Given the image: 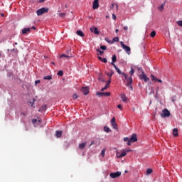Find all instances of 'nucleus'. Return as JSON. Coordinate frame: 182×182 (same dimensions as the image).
I'll return each mask as SVG.
<instances>
[{
  "instance_id": "f257e3e1",
  "label": "nucleus",
  "mask_w": 182,
  "mask_h": 182,
  "mask_svg": "<svg viewBox=\"0 0 182 182\" xmlns=\"http://www.w3.org/2000/svg\"><path fill=\"white\" fill-rule=\"evenodd\" d=\"M124 141L127 142V146H132V143H136V141H137V135L136 134H132L130 138H124Z\"/></svg>"
},
{
  "instance_id": "f03ea898",
  "label": "nucleus",
  "mask_w": 182,
  "mask_h": 182,
  "mask_svg": "<svg viewBox=\"0 0 182 182\" xmlns=\"http://www.w3.org/2000/svg\"><path fill=\"white\" fill-rule=\"evenodd\" d=\"M48 11H49L48 8L43 7V8L37 10L36 14H37L38 16H41V15H43V14H46V12H48Z\"/></svg>"
},
{
  "instance_id": "7ed1b4c3",
  "label": "nucleus",
  "mask_w": 182,
  "mask_h": 182,
  "mask_svg": "<svg viewBox=\"0 0 182 182\" xmlns=\"http://www.w3.org/2000/svg\"><path fill=\"white\" fill-rule=\"evenodd\" d=\"M170 111H168L167 108H165L161 114V117H162L163 119H166V117H170Z\"/></svg>"
},
{
  "instance_id": "20e7f679",
  "label": "nucleus",
  "mask_w": 182,
  "mask_h": 182,
  "mask_svg": "<svg viewBox=\"0 0 182 182\" xmlns=\"http://www.w3.org/2000/svg\"><path fill=\"white\" fill-rule=\"evenodd\" d=\"M120 45L122 48L124 49V50H125V52H127L128 55H130V50H131L130 47L126 46L123 41L120 42Z\"/></svg>"
},
{
  "instance_id": "39448f33",
  "label": "nucleus",
  "mask_w": 182,
  "mask_h": 182,
  "mask_svg": "<svg viewBox=\"0 0 182 182\" xmlns=\"http://www.w3.org/2000/svg\"><path fill=\"white\" fill-rule=\"evenodd\" d=\"M111 65H112V66H114V69L117 70V73H119V75H123L125 79H127V74L124 73H122V71L120 70V69H119V68H117V66H116L114 65V63H111Z\"/></svg>"
},
{
  "instance_id": "423d86ee",
  "label": "nucleus",
  "mask_w": 182,
  "mask_h": 182,
  "mask_svg": "<svg viewBox=\"0 0 182 182\" xmlns=\"http://www.w3.org/2000/svg\"><path fill=\"white\" fill-rule=\"evenodd\" d=\"M127 80V86L128 87H130L131 90H133V86L132 85V83H133V77H129L125 79Z\"/></svg>"
},
{
  "instance_id": "0eeeda50",
  "label": "nucleus",
  "mask_w": 182,
  "mask_h": 182,
  "mask_svg": "<svg viewBox=\"0 0 182 182\" xmlns=\"http://www.w3.org/2000/svg\"><path fill=\"white\" fill-rule=\"evenodd\" d=\"M120 176H122V172H120V171L111 173L109 174V177H111V178H117V177H120Z\"/></svg>"
},
{
  "instance_id": "6e6552de",
  "label": "nucleus",
  "mask_w": 182,
  "mask_h": 182,
  "mask_svg": "<svg viewBox=\"0 0 182 182\" xmlns=\"http://www.w3.org/2000/svg\"><path fill=\"white\" fill-rule=\"evenodd\" d=\"M96 95H97V96H99V97H103L105 96H110V92H97Z\"/></svg>"
},
{
  "instance_id": "1a4fd4ad",
  "label": "nucleus",
  "mask_w": 182,
  "mask_h": 182,
  "mask_svg": "<svg viewBox=\"0 0 182 182\" xmlns=\"http://www.w3.org/2000/svg\"><path fill=\"white\" fill-rule=\"evenodd\" d=\"M80 92H82L84 95H89V87H82L80 89Z\"/></svg>"
},
{
  "instance_id": "9d476101",
  "label": "nucleus",
  "mask_w": 182,
  "mask_h": 182,
  "mask_svg": "<svg viewBox=\"0 0 182 182\" xmlns=\"http://www.w3.org/2000/svg\"><path fill=\"white\" fill-rule=\"evenodd\" d=\"M99 8V0H95L92 3V9H97Z\"/></svg>"
},
{
  "instance_id": "9b49d317",
  "label": "nucleus",
  "mask_w": 182,
  "mask_h": 182,
  "mask_svg": "<svg viewBox=\"0 0 182 182\" xmlns=\"http://www.w3.org/2000/svg\"><path fill=\"white\" fill-rule=\"evenodd\" d=\"M31 32V28H26L22 29L23 35H28Z\"/></svg>"
},
{
  "instance_id": "f8f14e48",
  "label": "nucleus",
  "mask_w": 182,
  "mask_h": 182,
  "mask_svg": "<svg viewBox=\"0 0 182 182\" xmlns=\"http://www.w3.org/2000/svg\"><path fill=\"white\" fill-rule=\"evenodd\" d=\"M140 79L144 80V82H149V80H150V79L147 77V75H146V74L140 75Z\"/></svg>"
},
{
  "instance_id": "ddd939ff",
  "label": "nucleus",
  "mask_w": 182,
  "mask_h": 182,
  "mask_svg": "<svg viewBox=\"0 0 182 182\" xmlns=\"http://www.w3.org/2000/svg\"><path fill=\"white\" fill-rule=\"evenodd\" d=\"M91 32H94L95 35H99L100 32L99 30H97V27H92L90 28Z\"/></svg>"
},
{
  "instance_id": "4468645a",
  "label": "nucleus",
  "mask_w": 182,
  "mask_h": 182,
  "mask_svg": "<svg viewBox=\"0 0 182 182\" xmlns=\"http://www.w3.org/2000/svg\"><path fill=\"white\" fill-rule=\"evenodd\" d=\"M151 80H154V82H159V83H163V81L156 77L154 75H151Z\"/></svg>"
},
{
  "instance_id": "2eb2a0df",
  "label": "nucleus",
  "mask_w": 182,
  "mask_h": 182,
  "mask_svg": "<svg viewBox=\"0 0 182 182\" xmlns=\"http://www.w3.org/2000/svg\"><path fill=\"white\" fill-rule=\"evenodd\" d=\"M173 134L174 137H178V129L177 128L173 129Z\"/></svg>"
},
{
  "instance_id": "dca6fc26",
  "label": "nucleus",
  "mask_w": 182,
  "mask_h": 182,
  "mask_svg": "<svg viewBox=\"0 0 182 182\" xmlns=\"http://www.w3.org/2000/svg\"><path fill=\"white\" fill-rule=\"evenodd\" d=\"M86 142H83L79 144L78 147L79 149H80V150H83L85 149V147H86Z\"/></svg>"
},
{
  "instance_id": "f3484780",
  "label": "nucleus",
  "mask_w": 182,
  "mask_h": 182,
  "mask_svg": "<svg viewBox=\"0 0 182 182\" xmlns=\"http://www.w3.org/2000/svg\"><path fill=\"white\" fill-rule=\"evenodd\" d=\"M120 97H121L122 102H127V97H126V95L121 94Z\"/></svg>"
},
{
  "instance_id": "a211bd4d",
  "label": "nucleus",
  "mask_w": 182,
  "mask_h": 182,
  "mask_svg": "<svg viewBox=\"0 0 182 182\" xmlns=\"http://www.w3.org/2000/svg\"><path fill=\"white\" fill-rule=\"evenodd\" d=\"M77 35H78V36H81L82 38H83V36H85L83 31H82L80 30L77 31Z\"/></svg>"
},
{
  "instance_id": "6ab92c4d",
  "label": "nucleus",
  "mask_w": 182,
  "mask_h": 182,
  "mask_svg": "<svg viewBox=\"0 0 182 182\" xmlns=\"http://www.w3.org/2000/svg\"><path fill=\"white\" fill-rule=\"evenodd\" d=\"M56 137H62V131H56L55 132Z\"/></svg>"
},
{
  "instance_id": "aec40b11",
  "label": "nucleus",
  "mask_w": 182,
  "mask_h": 182,
  "mask_svg": "<svg viewBox=\"0 0 182 182\" xmlns=\"http://www.w3.org/2000/svg\"><path fill=\"white\" fill-rule=\"evenodd\" d=\"M111 124L113 129H114L115 130H118L117 124L116 122H112Z\"/></svg>"
},
{
  "instance_id": "412c9836",
  "label": "nucleus",
  "mask_w": 182,
  "mask_h": 182,
  "mask_svg": "<svg viewBox=\"0 0 182 182\" xmlns=\"http://www.w3.org/2000/svg\"><path fill=\"white\" fill-rule=\"evenodd\" d=\"M60 58H72V54H70V55H65V54H63V55H61L60 56Z\"/></svg>"
},
{
  "instance_id": "4be33fe9",
  "label": "nucleus",
  "mask_w": 182,
  "mask_h": 182,
  "mask_svg": "<svg viewBox=\"0 0 182 182\" xmlns=\"http://www.w3.org/2000/svg\"><path fill=\"white\" fill-rule=\"evenodd\" d=\"M158 9L161 11L163 12L164 11V4H161L159 7H158Z\"/></svg>"
},
{
  "instance_id": "5701e85b",
  "label": "nucleus",
  "mask_w": 182,
  "mask_h": 182,
  "mask_svg": "<svg viewBox=\"0 0 182 182\" xmlns=\"http://www.w3.org/2000/svg\"><path fill=\"white\" fill-rule=\"evenodd\" d=\"M151 173H153V169H151V168H148V169L146 170V174L147 176H149V174H151Z\"/></svg>"
},
{
  "instance_id": "b1692460",
  "label": "nucleus",
  "mask_w": 182,
  "mask_h": 182,
  "mask_svg": "<svg viewBox=\"0 0 182 182\" xmlns=\"http://www.w3.org/2000/svg\"><path fill=\"white\" fill-rule=\"evenodd\" d=\"M45 80H52V75H47L43 77Z\"/></svg>"
},
{
  "instance_id": "393cba45",
  "label": "nucleus",
  "mask_w": 182,
  "mask_h": 182,
  "mask_svg": "<svg viewBox=\"0 0 182 182\" xmlns=\"http://www.w3.org/2000/svg\"><path fill=\"white\" fill-rule=\"evenodd\" d=\"M106 154V149H103L100 153L102 157H105V154Z\"/></svg>"
},
{
  "instance_id": "a878e982",
  "label": "nucleus",
  "mask_w": 182,
  "mask_h": 182,
  "mask_svg": "<svg viewBox=\"0 0 182 182\" xmlns=\"http://www.w3.org/2000/svg\"><path fill=\"white\" fill-rule=\"evenodd\" d=\"M104 131L106 132L107 133H110L111 132L110 128L107 127H104Z\"/></svg>"
},
{
  "instance_id": "bb28decb",
  "label": "nucleus",
  "mask_w": 182,
  "mask_h": 182,
  "mask_svg": "<svg viewBox=\"0 0 182 182\" xmlns=\"http://www.w3.org/2000/svg\"><path fill=\"white\" fill-rule=\"evenodd\" d=\"M47 106L43 105L39 110L38 112H45V109H46Z\"/></svg>"
},
{
  "instance_id": "cd10ccee",
  "label": "nucleus",
  "mask_w": 182,
  "mask_h": 182,
  "mask_svg": "<svg viewBox=\"0 0 182 182\" xmlns=\"http://www.w3.org/2000/svg\"><path fill=\"white\" fill-rule=\"evenodd\" d=\"M117 60V57L116 56V55H112V63H114V62H116Z\"/></svg>"
},
{
  "instance_id": "c85d7f7f",
  "label": "nucleus",
  "mask_w": 182,
  "mask_h": 182,
  "mask_svg": "<svg viewBox=\"0 0 182 182\" xmlns=\"http://www.w3.org/2000/svg\"><path fill=\"white\" fill-rule=\"evenodd\" d=\"M127 153L126 152V151H123L122 152H121V157H124L125 156H127Z\"/></svg>"
},
{
  "instance_id": "c756f323",
  "label": "nucleus",
  "mask_w": 182,
  "mask_h": 182,
  "mask_svg": "<svg viewBox=\"0 0 182 182\" xmlns=\"http://www.w3.org/2000/svg\"><path fill=\"white\" fill-rule=\"evenodd\" d=\"M131 76H133V75H134V69L132 68V67L131 68V70L129 72Z\"/></svg>"
},
{
  "instance_id": "7c9ffc66",
  "label": "nucleus",
  "mask_w": 182,
  "mask_h": 182,
  "mask_svg": "<svg viewBox=\"0 0 182 182\" xmlns=\"http://www.w3.org/2000/svg\"><path fill=\"white\" fill-rule=\"evenodd\" d=\"M59 16H60V18H65V16H66V14H65V13H60V14H59Z\"/></svg>"
},
{
  "instance_id": "2f4dec72",
  "label": "nucleus",
  "mask_w": 182,
  "mask_h": 182,
  "mask_svg": "<svg viewBox=\"0 0 182 182\" xmlns=\"http://www.w3.org/2000/svg\"><path fill=\"white\" fill-rule=\"evenodd\" d=\"M58 76H63V71L62 70L58 71Z\"/></svg>"
},
{
  "instance_id": "473e14b6",
  "label": "nucleus",
  "mask_w": 182,
  "mask_h": 182,
  "mask_svg": "<svg viewBox=\"0 0 182 182\" xmlns=\"http://www.w3.org/2000/svg\"><path fill=\"white\" fill-rule=\"evenodd\" d=\"M151 38H154V36H156V31H152L151 33Z\"/></svg>"
},
{
  "instance_id": "72a5a7b5",
  "label": "nucleus",
  "mask_w": 182,
  "mask_h": 182,
  "mask_svg": "<svg viewBox=\"0 0 182 182\" xmlns=\"http://www.w3.org/2000/svg\"><path fill=\"white\" fill-rule=\"evenodd\" d=\"M77 97H79V96H77V94H76V93L73 94V99L76 100V99H77Z\"/></svg>"
},
{
  "instance_id": "f704fd0d",
  "label": "nucleus",
  "mask_w": 182,
  "mask_h": 182,
  "mask_svg": "<svg viewBox=\"0 0 182 182\" xmlns=\"http://www.w3.org/2000/svg\"><path fill=\"white\" fill-rule=\"evenodd\" d=\"M100 49H102V50H106V49H107V48L106 47V46H101Z\"/></svg>"
},
{
  "instance_id": "c9c22d12",
  "label": "nucleus",
  "mask_w": 182,
  "mask_h": 182,
  "mask_svg": "<svg viewBox=\"0 0 182 182\" xmlns=\"http://www.w3.org/2000/svg\"><path fill=\"white\" fill-rule=\"evenodd\" d=\"M122 156V154L120 152L117 153V157L118 159H122V156Z\"/></svg>"
},
{
  "instance_id": "e433bc0d",
  "label": "nucleus",
  "mask_w": 182,
  "mask_h": 182,
  "mask_svg": "<svg viewBox=\"0 0 182 182\" xmlns=\"http://www.w3.org/2000/svg\"><path fill=\"white\" fill-rule=\"evenodd\" d=\"M177 25H178V26H181L182 27V21H178L176 22Z\"/></svg>"
},
{
  "instance_id": "4c0bfd02",
  "label": "nucleus",
  "mask_w": 182,
  "mask_h": 182,
  "mask_svg": "<svg viewBox=\"0 0 182 182\" xmlns=\"http://www.w3.org/2000/svg\"><path fill=\"white\" fill-rule=\"evenodd\" d=\"M113 42H119V37H114L113 38Z\"/></svg>"
},
{
  "instance_id": "58836bf2",
  "label": "nucleus",
  "mask_w": 182,
  "mask_h": 182,
  "mask_svg": "<svg viewBox=\"0 0 182 182\" xmlns=\"http://www.w3.org/2000/svg\"><path fill=\"white\" fill-rule=\"evenodd\" d=\"M97 52H99L100 53V55H103L104 52L102 51L100 48H97Z\"/></svg>"
},
{
  "instance_id": "ea45409f",
  "label": "nucleus",
  "mask_w": 182,
  "mask_h": 182,
  "mask_svg": "<svg viewBox=\"0 0 182 182\" xmlns=\"http://www.w3.org/2000/svg\"><path fill=\"white\" fill-rule=\"evenodd\" d=\"M111 123H116V118L113 117L111 120Z\"/></svg>"
},
{
  "instance_id": "a19ab883",
  "label": "nucleus",
  "mask_w": 182,
  "mask_h": 182,
  "mask_svg": "<svg viewBox=\"0 0 182 182\" xmlns=\"http://www.w3.org/2000/svg\"><path fill=\"white\" fill-rule=\"evenodd\" d=\"M36 122H38V119H32L33 124H35V123H36Z\"/></svg>"
},
{
  "instance_id": "79ce46f5",
  "label": "nucleus",
  "mask_w": 182,
  "mask_h": 182,
  "mask_svg": "<svg viewBox=\"0 0 182 182\" xmlns=\"http://www.w3.org/2000/svg\"><path fill=\"white\" fill-rule=\"evenodd\" d=\"M93 144H95V141H92L91 142V144L89 145V149H90V147H92V146H93Z\"/></svg>"
},
{
  "instance_id": "37998d69",
  "label": "nucleus",
  "mask_w": 182,
  "mask_h": 182,
  "mask_svg": "<svg viewBox=\"0 0 182 182\" xmlns=\"http://www.w3.org/2000/svg\"><path fill=\"white\" fill-rule=\"evenodd\" d=\"M117 108L120 109V110H122V109H123V107L122 106V105H118Z\"/></svg>"
},
{
  "instance_id": "c03bdc74",
  "label": "nucleus",
  "mask_w": 182,
  "mask_h": 182,
  "mask_svg": "<svg viewBox=\"0 0 182 182\" xmlns=\"http://www.w3.org/2000/svg\"><path fill=\"white\" fill-rule=\"evenodd\" d=\"M110 85H109V84H106L105 86L104 87V88L107 89L109 87Z\"/></svg>"
},
{
  "instance_id": "a18cd8bd",
  "label": "nucleus",
  "mask_w": 182,
  "mask_h": 182,
  "mask_svg": "<svg viewBox=\"0 0 182 182\" xmlns=\"http://www.w3.org/2000/svg\"><path fill=\"white\" fill-rule=\"evenodd\" d=\"M38 83H41V80H37L35 81L36 85H38Z\"/></svg>"
},
{
  "instance_id": "49530a36",
  "label": "nucleus",
  "mask_w": 182,
  "mask_h": 182,
  "mask_svg": "<svg viewBox=\"0 0 182 182\" xmlns=\"http://www.w3.org/2000/svg\"><path fill=\"white\" fill-rule=\"evenodd\" d=\"M110 83H112V80L109 79L107 83V85H108V86H110Z\"/></svg>"
},
{
  "instance_id": "de8ad7c7",
  "label": "nucleus",
  "mask_w": 182,
  "mask_h": 182,
  "mask_svg": "<svg viewBox=\"0 0 182 182\" xmlns=\"http://www.w3.org/2000/svg\"><path fill=\"white\" fill-rule=\"evenodd\" d=\"M102 61L104 62V63H107V59L106 58H103Z\"/></svg>"
},
{
  "instance_id": "09e8293b",
  "label": "nucleus",
  "mask_w": 182,
  "mask_h": 182,
  "mask_svg": "<svg viewBox=\"0 0 182 182\" xmlns=\"http://www.w3.org/2000/svg\"><path fill=\"white\" fill-rule=\"evenodd\" d=\"M11 52H18V50H17V49H15V48H13V49L11 50Z\"/></svg>"
},
{
  "instance_id": "8fccbe9b",
  "label": "nucleus",
  "mask_w": 182,
  "mask_h": 182,
  "mask_svg": "<svg viewBox=\"0 0 182 182\" xmlns=\"http://www.w3.org/2000/svg\"><path fill=\"white\" fill-rule=\"evenodd\" d=\"M107 76H109V77H112V76H113V73H111V74L107 73Z\"/></svg>"
},
{
  "instance_id": "3c124183",
  "label": "nucleus",
  "mask_w": 182,
  "mask_h": 182,
  "mask_svg": "<svg viewBox=\"0 0 182 182\" xmlns=\"http://www.w3.org/2000/svg\"><path fill=\"white\" fill-rule=\"evenodd\" d=\"M112 19H116V15L112 14Z\"/></svg>"
},
{
  "instance_id": "603ef678",
  "label": "nucleus",
  "mask_w": 182,
  "mask_h": 182,
  "mask_svg": "<svg viewBox=\"0 0 182 182\" xmlns=\"http://www.w3.org/2000/svg\"><path fill=\"white\" fill-rule=\"evenodd\" d=\"M127 29H129V28H128L127 26H124V31H127Z\"/></svg>"
},
{
  "instance_id": "864d4df0",
  "label": "nucleus",
  "mask_w": 182,
  "mask_h": 182,
  "mask_svg": "<svg viewBox=\"0 0 182 182\" xmlns=\"http://www.w3.org/2000/svg\"><path fill=\"white\" fill-rule=\"evenodd\" d=\"M21 116H26V114L25 112H22Z\"/></svg>"
},
{
  "instance_id": "5fc2aeb1",
  "label": "nucleus",
  "mask_w": 182,
  "mask_h": 182,
  "mask_svg": "<svg viewBox=\"0 0 182 182\" xmlns=\"http://www.w3.org/2000/svg\"><path fill=\"white\" fill-rule=\"evenodd\" d=\"M104 90H106V88H105V87L101 89V91H102V92H104Z\"/></svg>"
},
{
  "instance_id": "6e6d98bb",
  "label": "nucleus",
  "mask_w": 182,
  "mask_h": 182,
  "mask_svg": "<svg viewBox=\"0 0 182 182\" xmlns=\"http://www.w3.org/2000/svg\"><path fill=\"white\" fill-rule=\"evenodd\" d=\"M104 90H106V88H105V87L101 89V91H102V92H104Z\"/></svg>"
},
{
  "instance_id": "4d7b16f0",
  "label": "nucleus",
  "mask_w": 182,
  "mask_h": 182,
  "mask_svg": "<svg viewBox=\"0 0 182 182\" xmlns=\"http://www.w3.org/2000/svg\"><path fill=\"white\" fill-rule=\"evenodd\" d=\"M99 60H103V58L102 57H98Z\"/></svg>"
},
{
  "instance_id": "13d9d810",
  "label": "nucleus",
  "mask_w": 182,
  "mask_h": 182,
  "mask_svg": "<svg viewBox=\"0 0 182 182\" xmlns=\"http://www.w3.org/2000/svg\"><path fill=\"white\" fill-rule=\"evenodd\" d=\"M99 80H101L102 82H105V80L102 79V78H99Z\"/></svg>"
},
{
  "instance_id": "bf43d9fd",
  "label": "nucleus",
  "mask_w": 182,
  "mask_h": 182,
  "mask_svg": "<svg viewBox=\"0 0 182 182\" xmlns=\"http://www.w3.org/2000/svg\"><path fill=\"white\" fill-rule=\"evenodd\" d=\"M31 29H36V27H35V26H32L31 28Z\"/></svg>"
},
{
  "instance_id": "052dcab7",
  "label": "nucleus",
  "mask_w": 182,
  "mask_h": 182,
  "mask_svg": "<svg viewBox=\"0 0 182 182\" xmlns=\"http://www.w3.org/2000/svg\"><path fill=\"white\" fill-rule=\"evenodd\" d=\"M127 153H129V151H132V149H128L127 151H125Z\"/></svg>"
},
{
  "instance_id": "680f3d73",
  "label": "nucleus",
  "mask_w": 182,
  "mask_h": 182,
  "mask_svg": "<svg viewBox=\"0 0 182 182\" xmlns=\"http://www.w3.org/2000/svg\"><path fill=\"white\" fill-rule=\"evenodd\" d=\"M40 3L45 2V0H39Z\"/></svg>"
},
{
  "instance_id": "e2e57ef3",
  "label": "nucleus",
  "mask_w": 182,
  "mask_h": 182,
  "mask_svg": "<svg viewBox=\"0 0 182 182\" xmlns=\"http://www.w3.org/2000/svg\"><path fill=\"white\" fill-rule=\"evenodd\" d=\"M156 95H157V93H159V87H157V89H156Z\"/></svg>"
},
{
  "instance_id": "0e129e2a",
  "label": "nucleus",
  "mask_w": 182,
  "mask_h": 182,
  "mask_svg": "<svg viewBox=\"0 0 182 182\" xmlns=\"http://www.w3.org/2000/svg\"><path fill=\"white\" fill-rule=\"evenodd\" d=\"M115 32H116V33H117V32H119V29H116Z\"/></svg>"
},
{
  "instance_id": "69168bd1",
  "label": "nucleus",
  "mask_w": 182,
  "mask_h": 182,
  "mask_svg": "<svg viewBox=\"0 0 182 182\" xmlns=\"http://www.w3.org/2000/svg\"><path fill=\"white\" fill-rule=\"evenodd\" d=\"M38 123H42V120L39 119L38 121Z\"/></svg>"
},
{
  "instance_id": "338daca9",
  "label": "nucleus",
  "mask_w": 182,
  "mask_h": 182,
  "mask_svg": "<svg viewBox=\"0 0 182 182\" xmlns=\"http://www.w3.org/2000/svg\"><path fill=\"white\" fill-rule=\"evenodd\" d=\"M1 16H3V17L5 16V15H4L3 13H1Z\"/></svg>"
},
{
  "instance_id": "774afa93",
  "label": "nucleus",
  "mask_w": 182,
  "mask_h": 182,
  "mask_svg": "<svg viewBox=\"0 0 182 182\" xmlns=\"http://www.w3.org/2000/svg\"><path fill=\"white\" fill-rule=\"evenodd\" d=\"M125 173H127V171H125Z\"/></svg>"
}]
</instances>
